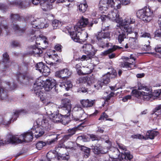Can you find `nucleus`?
<instances>
[{
	"instance_id": "f257e3e1",
	"label": "nucleus",
	"mask_w": 161,
	"mask_h": 161,
	"mask_svg": "<svg viewBox=\"0 0 161 161\" xmlns=\"http://www.w3.org/2000/svg\"><path fill=\"white\" fill-rule=\"evenodd\" d=\"M51 125L48 119H37L31 129L32 134L36 138L42 136L44 133V129L49 130L51 129Z\"/></svg>"
},
{
	"instance_id": "f03ea898",
	"label": "nucleus",
	"mask_w": 161,
	"mask_h": 161,
	"mask_svg": "<svg viewBox=\"0 0 161 161\" xmlns=\"http://www.w3.org/2000/svg\"><path fill=\"white\" fill-rule=\"evenodd\" d=\"M33 134H32V130L27 132L20 136L19 137L15 136H11L8 141V143L12 144L14 143H21L23 142L31 141L33 138Z\"/></svg>"
},
{
	"instance_id": "7ed1b4c3",
	"label": "nucleus",
	"mask_w": 161,
	"mask_h": 161,
	"mask_svg": "<svg viewBox=\"0 0 161 161\" xmlns=\"http://www.w3.org/2000/svg\"><path fill=\"white\" fill-rule=\"evenodd\" d=\"M135 21V19L132 16H127L124 20H122L121 19V21L118 26L121 31L127 33H132L133 30L130 25L134 23Z\"/></svg>"
},
{
	"instance_id": "20e7f679",
	"label": "nucleus",
	"mask_w": 161,
	"mask_h": 161,
	"mask_svg": "<svg viewBox=\"0 0 161 161\" xmlns=\"http://www.w3.org/2000/svg\"><path fill=\"white\" fill-rule=\"evenodd\" d=\"M136 15L137 17L145 23L150 22L154 16L153 10L147 7L138 10Z\"/></svg>"
},
{
	"instance_id": "39448f33",
	"label": "nucleus",
	"mask_w": 161,
	"mask_h": 161,
	"mask_svg": "<svg viewBox=\"0 0 161 161\" xmlns=\"http://www.w3.org/2000/svg\"><path fill=\"white\" fill-rule=\"evenodd\" d=\"M81 31L75 30L74 27L72 31L68 30V32L72 39L75 42L82 43L86 41L88 37L87 34L85 32L81 34Z\"/></svg>"
},
{
	"instance_id": "423d86ee",
	"label": "nucleus",
	"mask_w": 161,
	"mask_h": 161,
	"mask_svg": "<svg viewBox=\"0 0 161 161\" xmlns=\"http://www.w3.org/2000/svg\"><path fill=\"white\" fill-rule=\"evenodd\" d=\"M147 91H148V92H139L137 90H134L132 91L131 93L136 97H139L144 101H152L153 99V96L152 89H148Z\"/></svg>"
},
{
	"instance_id": "0eeeda50",
	"label": "nucleus",
	"mask_w": 161,
	"mask_h": 161,
	"mask_svg": "<svg viewBox=\"0 0 161 161\" xmlns=\"http://www.w3.org/2000/svg\"><path fill=\"white\" fill-rule=\"evenodd\" d=\"M44 83V80L42 79V77H41L36 80L33 87L34 93L41 99L44 95L42 92Z\"/></svg>"
},
{
	"instance_id": "6e6552de",
	"label": "nucleus",
	"mask_w": 161,
	"mask_h": 161,
	"mask_svg": "<svg viewBox=\"0 0 161 161\" xmlns=\"http://www.w3.org/2000/svg\"><path fill=\"white\" fill-rule=\"evenodd\" d=\"M11 84L9 82H7L6 83L3 82L1 83V85L0 86V99L4 100L7 98V94L6 90L5 89L8 88L10 87V90H12L14 89L16 87V85L14 84L13 86L11 85Z\"/></svg>"
},
{
	"instance_id": "1a4fd4ad",
	"label": "nucleus",
	"mask_w": 161,
	"mask_h": 161,
	"mask_svg": "<svg viewBox=\"0 0 161 161\" xmlns=\"http://www.w3.org/2000/svg\"><path fill=\"white\" fill-rule=\"evenodd\" d=\"M46 21V19L43 18H37L31 21V24L32 27L34 28L42 29L48 26V25L47 23V21Z\"/></svg>"
},
{
	"instance_id": "9d476101",
	"label": "nucleus",
	"mask_w": 161,
	"mask_h": 161,
	"mask_svg": "<svg viewBox=\"0 0 161 161\" xmlns=\"http://www.w3.org/2000/svg\"><path fill=\"white\" fill-rule=\"evenodd\" d=\"M63 105L62 107L61 113L65 116H69L70 115L71 105L70 100L68 98H64L62 100Z\"/></svg>"
},
{
	"instance_id": "9b49d317",
	"label": "nucleus",
	"mask_w": 161,
	"mask_h": 161,
	"mask_svg": "<svg viewBox=\"0 0 161 161\" xmlns=\"http://www.w3.org/2000/svg\"><path fill=\"white\" fill-rule=\"evenodd\" d=\"M95 36L98 42L102 44L105 43L106 39H109L110 38L109 32L104 31L97 32L95 34Z\"/></svg>"
},
{
	"instance_id": "f8f14e48",
	"label": "nucleus",
	"mask_w": 161,
	"mask_h": 161,
	"mask_svg": "<svg viewBox=\"0 0 161 161\" xmlns=\"http://www.w3.org/2000/svg\"><path fill=\"white\" fill-rule=\"evenodd\" d=\"M74 111L77 112V114L79 115L77 118H74L73 119L75 121H82L85 120L86 116L84 110L80 105H77L74 108Z\"/></svg>"
},
{
	"instance_id": "ddd939ff",
	"label": "nucleus",
	"mask_w": 161,
	"mask_h": 161,
	"mask_svg": "<svg viewBox=\"0 0 161 161\" xmlns=\"http://www.w3.org/2000/svg\"><path fill=\"white\" fill-rule=\"evenodd\" d=\"M44 82L43 89L46 91H50L56 85V80L51 78L44 80Z\"/></svg>"
},
{
	"instance_id": "4468645a",
	"label": "nucleus",
	"mask_w": 161,
	"mask_h": 161,
	"mask_svg": "<svg viewBox=\"0 0 161 161\" xmlns=\"http://www.w3.org/2000/svg\"><path fill=\"white\" fill-rule=\"evenodd\" d=\"M89 23L88 19L82 17L74 27L75 30L78 29L82 31V28L86 27L87 25H88Z\"/></svg>"
},
{
	"instance_id": "2eb2a0df",
	"label": "nucleus",
	"mask_w": 161,
	"mask_h": 161,
	"mask_svg": "<svg viewBox=\"0 0 161 161\" xmlns=\"http://www.w3.org/2000/svg\"><path fill=\"white\" fill-rule=\"evenodd\" d=\"M9 56L7 53H5L3 54V63H0V69L3 71H5L7 72L10 71L8 66L6 64L8 62Z\"/></svg>"
},
{
	"instance_id": "dca6fc26",
	"label": "nucleus",
	"mask_w": 161,
	"mask_h": 161,
	"mask_svg": "<svg viewBox=\"0 0 161 161\" xmlns=\"http://www.w3.org/2000/svg\"><path fill=\"white\" fill-rule=\"evenodd\" d=\"M72 72L67 68L57 71L55 73V75L59 78L64 79L69 77L72 74Z\"/></svg>"
},
{
	"instance_id": "f3484780",
	"label": "nucleus",
	"mask_w": 161,
	"mask_h": 161,
	"mask_svg": "<svg viewBox=\"0 0 161 161\" xmlns=\"http://www.w3.org/2000/svg\"><path fill=\"white\" fill-rule=\"evenodd\" d=\"M110 81L109 76L104 75L102 79L98 81L97 83L94 85V87L97 89H99L101 88L102 86L108 83Z\"/></svg>"
},
{
	"instance_id": "a211bd4d",
	"label": "nucleus",
	"mask_w": 161,
	"mask_h": 161,
	"mask_svg": "<svg viewBox=\"0 0 161 161\" xmlns=\"http://www.w3.org/2000/svg\"><path fill=\"white\" fill-rule=\"evenodd\" d=\"M108 18L111 20L115 21L116 22L119 24L121 21V18H119V15L118 14V11L114 10L110 12L108 15Z\"/></svg>"
},
{
	"instance_id": "6ab92c4d",
	"label": "nucleus",
	"mask_w": 161,
	"mask_h": 161,
	"mask_svg": "<svg viewBox=\"0 0 161 161\" xmlns=\"http://www.w3.org/2000/svg\"><path fill=\"white\" fill-rule=\"evenodd\" d=\"M110 6L109 0H101L98 5L99 9L102 13H104L108 9V7Z\"/></svg>"
},
{
	"instance_id": "aec40b11",
	"label": "nucleus",
	"mask_w": 161,
	"mask_h": 161,
	"mask_svg": "<svg viewBox=\"0 0 161 161\" xmlns=\"http://www.w3.org/2000/svg\"><path fill=\"white\" fill-rule=\"evenodd\" d=\"M40 4L42 9L45 11L50 10L52 8V3H49L48 0H40Z\"/></svg>"
},
{
	"instance_id": "412c9836",
	"label": "nucleus",
	"mask_w": 161,
	"mask_h": 161,
	"mask_svg": "<svg viewBox=\"0 0 161 161\" xmlns=\"http://www.w3.org/2000/svg\"><path fill=\"white\" fill-rule=\"evenodd\" d=\"M80 103L84 108H88L92 107L95 103V100L88 99H82L80 100Z\"/></svg>"
},
{
	"instance_id": "4be33fe9",
	"label": "nucleus",
	"mask_w": 161,
	"mask_h": 161,
	"mask_svg": "<svg viewBox=\"0 0 161 161\" xmlns=\"http://www.w3.org/2000/svg\"><path fill=\"white\" fill-rule=\"evenodd\" d=\"M36 43L37 44L44 45V46L42 47L43 49L46 48L48 44V42L46 37L43 35H41L39 36V37H37L36 41Z\"/></svg>"
},
{
	"instance_id": "5701e85b",
	"label": "nucleus",
	"mask_w": 161,
	"mask_h": 161,
	"mask_svg": "<svg viewBox=\"0 0 161 161\" xmlns=\"http://www.w3.org/2000/svg\"><path fill=\"white\" fill-rule=\"evenodd\" d=\"M82 48L85 51L86 53L91 54L93 53L94 55L97 51L92 45L89 44H84L82 47Z\"/></svg>"
},
{
	"instance_id": "b1692460",
	"label": "nucleus",
	"mask_w": 161,
	"mask_h": 161,
	"mask_svg": "<svg viewBox=\"0 0 161 161\" xmlns=\"http://www.w3.org/2000/svg\"><path fill=\"white\" fill-rule=\"evenodd\" d=\"M120 154V152L118 149L114 147H112L110 151L109 156L112 158L117 159L119 158Z\"/></svg>"
},
{
	"instance_id": "393cba45",
	"label": "nucleus",
	"mask_w": 161,
	"mask_h": 161,
	"mask_svg": "<svg viewBox=\"0 0 161 161\" xmlns=\"http://www.w3.org/2000/svg\"><path fill=\"white\" fill-rule=\"evenodd\" d=\"M110 6L115 10L120 9L121 7V2L120 0H109Z\"/></svg>"
},
{
	"instance_id": "a878e982",
	"label": "nucleus",
	"mask_w": 161,
	"mask_h": 161,
	"mask_svg": "<svg viewBox=\"0 0 161 161\" xmlns=\"http://www.w3.org/2000/svg\"><path fill=\"white\" fill-rule=\"evenodd\" d=\"M30 52L31 54L37 57H40L43 52L41 48L35 46L32 47Z\"/></svg>"
},
{
	"instance_id": "bb28decb",
	"label": "nucleus",
	"mask_w": 161,
	"mask_h": 161,
	"mask_svg": "<svg viewBox=\"0 0 161 161\" xmlns=\"http://www.w3.org/2000/svg\"><path fill=\"white\" fill-rule=\"evenodd\" d=\"M47 161H58L59 159V157L56 156V154L52 152H49L46 155Z\"/></svg>"
},
{
	"instance_id": "cd10ccee",
	"label": "nucleus",
	"mask_w": 161,
	"mask_h": 161,
	"mask_svg": "<svg viewBox=\"0 0 161 161\" xmlns=\"http://www.w3.org/2000/svg\"><path fill=\"white\" fill-rule=\"evenodd\" d=\"M133 158L132 154L129 152H126L124 153H122L120 160L121 161H127V159L130 160Z\"/></svg>"
},
{
	"instance_id": "c85d7f7f",
	"label": "nucleus",
	"mask_w": 161,
	"mask_h": 161,
	"mask_svg": "<svg viewBox=\"0 0 161 161\" xmlns=\"http://www.w3.org/2000/svg\"><path fill=\"white\" fill-rule=\"evenodd\" d=\"M119 34L117 36L116 38V39L118 40L119 43L121 44L122 42L124 41L125 38H126V35L131 33H128L122 31V32H119Z\"/></svg>"
},
{
	"instance_id": "c756f323",
	"label": "nucleus",
	"mask_w": 161,
	"mask_h": 161,
	"mask_svg": "<svg viewBox=\"0 0 161 161\" xmlns=\"http://www.w3.org/2000/svg\"><path fill=\"white\" fill-rule=\"evenodd\" d=\"M12 4L14 5L18 6L20 8H26L29 5V3L28 2L26 1H24L23 2L19 1L17 2H13Z\"/></svg>"
},
{
	"instance_id": "7c9ffc66",
	"label": "nucleus",
	"mask_w": 161,
	"mask_h": 161,
	"mask_svg": "<svg viewBox=\"0 0 161 161\" xmlns=\"http://www.w3.org/2000/svg\"><path fill=\"white\" fill-rule=\"evenodd\" d=\"M158 134L157 131L154 130L148 131L146 134V136L147 139H153L154 137L158 135Z\"/></svg>"
},
{
	"instance_id": "2f4dec72",
	"label": "nucleus",
	"mask_w": 161,
	"mask_h": 161,
	"mask_svg": "<svg viewBox=\"0 0 161 161\" xmlns=\"http://www.w3.org/2000/svg\"><path fill=\"white\" fill-rule=\"evenodd\" d=\"M83 75L91 73L94 69L93 66L92 64H89L87 66H83Z\"/></svg>"
},
{
	"instance_id": "473e14b6",
	"label": "nucleus",
	"mask_w": 161,
	"mask_h": 161,
	"mask_svg": "<svg viewBox=\"0 0 161 161\" xmlns=\"http://www.w3.org/2000/svg\"><path fill=\"white\" fill-rule=\"evenodd\" d=\"M79 145V146L81 148V150L84 152V157L85 158H87L90 155V149L84 146Z\"/></svg>"
},
{
	"instance_id": "72a5a7b5",
	"label": "nucleus",
	"mask_w": 161,
	"mask_h": 161,
	"mask_svg": "<svg viewBox=\"0 0 161 161\" xmlns=\"http://www.w3.org/2000/svg\"><path fill=\"white\" fill-rule=\"evenodd\" d=\"M123 48L122 47H119L116 45H114L113 46L112 48H110L106 51H104L102 53V54L104 55H107V54L111 53L117 49H119Z\"/></svg>"
},
{
	"instance_id": "f704fd0d",
	"label": "nucleus",
	"mask_w": 161,
	"mask_h": 161,
	"mask_svg": "<svg viewBox=\"0 0 161 161\" xmlns=\"http://www.w3.org/2000/svg\"><path fill=\"white\" fill-rule=\"evenodd\" d=\"M60 86L68 91L69 90L70 88H72V84L70 80H67L64 83H63L60 85Z\"/></svg>"
},
{
	"instance_id": "c9c22d12",
	"label": "nucleus",
	"mask_w": 161,
	"mask_h": 161,
	"mask_svg": "<svg viewBox=\"0 0 161 161\" xmlns=\"http://www.w3.org/2000/svg\"><path fill=\"white\" fill-rule=\"evenodd\" d=\"M12 28L14 31H17L19 33L24 32L25 30V28H23L21 29L18 25L14 24L12 25Z\"/></svg>"
},
{
	"instance_id": "e433bc0d",
	"label": "nucleus",
	"mask_w": 161,
	"mask_h": 161,
	"mask_svg": "<svg viewBox=\"0 0 161 161\" xmlns=\"http://www.w3.org/2000/svg\"><path fill=\"white\" fill-rule=\"evenodd\" d=\"M86 55H83L80 58V59L82 61L87 60L91 59L94 56V53H92L91 54L86 53Z\"/></svg>"
},
{
	"instance_id": "4c0bfd02",
	"label": "nucleus",
	"mask_w": 161,
	"mask_h": 161,
	"mask_svg": "<svg viewBox=\"0 0 161 161\" xmlns=\"http://www.w3.org/2000/svg\"><path fill=\"white\" fill-rule=\"evenodd\" d=\"M52 25L53 29H55L60 27L62 25V24L60 21L58 20L55 19L53 21Z\"/></svg>"
},
{
	"instance_id": "58836bf2",
	"label": "nucleus",
	"mask_w": 161,
	"mask_h": 161,
	"mask_svg": "<svg viewBox=\"0 0 161 161\" xmlns=\"http://www.w3.org/2000/svg\"><path fill=\"white\" fill-rule=\"evenodd\" d=\"M21 77L22 79L24 80H26L29 81V80L31 79V77L30 76V75L27 73L25 72L23 74H20L19 77Z\"/></svg>"
},
{
	"instance_id": "ea45409f",
	"label": "nucleus",
	"mask_w": 161,
	"mask_h": 161,
	"mask_svg": "<svg viewBox=\"0 0 161 161\" xmlns=\"http://www.w3.org/2000/svg\"><path fill=\"white\" fill-rule=\"evenodd\" d=\"M46 143L42 141L38 142L36 144V148L38 150L41 149L43 147L46 146Z\"/></svg>"
},
{
	"instance_id": "a19ab883",
	"label": "nucleus",
	"mask_w": 161,
	"mask_h": 161,
	"mask_svg": "<svg viewBox=\"0 0 161 161\" xmlns=\"http://www.w3.org/2000/svg\"><path fill=\"white\" fill-rule=\"evenodd\" d=\"M40 72L42 73V75L44 76H47L49 74L50 69L48 67L45 65Z\"/></svg>"
},
{
	"instance_id": "79ce46f5",
	"label": "nucleus",
	"mask_w": 161,
	"mask_h": 161,
	"mask_svg": "<svg viewBox=\"0 0 161 161\" xmlns=\"http://www.w3.org/2000/svg\"><path fill=\"white\" fill-rule=\"evenodd\" d=\"M87 7V5L86 3H81L79 6V9L80 11L84 13L86 11Z\"/></svg>"
},
{
	"instance_id": "37998d69",
	"label": "nucleus",
	"mask_w": 161,
	"mask_h": 161,
	"mask_svg": "<svg viewBox=\"0 0 161 161\" xmlns=\"http://www.w3.org/2000/svg\"><path fill=\"white\" fill-rule=\"evenodd\" d=\"M45 66V65H44L42 62H39L37 63L36 66V69L38 70L40 72H41Z\"/></svg>"
},
{
	"instance_id": "c03bdc74",
	"label": "nucleus",
	"mask_w": 161,
	"mask_h": 161,
	"mask_svg": "<svg viewBox=\"0 0 161 161\" xmlns=\"http://www.w3.org/2000/svg\"><path fill=\"white\" fill-rule=\"evenodd\" d=\"M131 137L133 139H143L145 140L147 139L145 137L140 134H134L131 135Z\"/></svg>"
},
{
	"instance_id": "a18cd8bd",
	"label": "nucleus",
	"mask_w": 161,
	"mask_h": 161,
	"mask_svg": "<svg viewBox=\"0 0 161 161\" xmlns=\"http://www.w3.org/2000/svg\"><path fill=\"white\" fill-rule=\"evenodd\" d=\"M63 115L64 114H58V115L57 116V117L55 118V119H54V120L53 122L54 123L61 122L62 117H68L66 116H65L64 115Z\"/></svg>"
},
{
	"instance_id": "49530a36",
	"label": "nucleus",
	"mask_w": 161,
	"mask_h": 161,
	"mask_svg": "<svg viewBox=\"0 0 161 161\" xmlns=\"http://www.w3.org/2000/svg\"><path fill=\"white\" fill-rule=\"evenodd\" d=\"M58 113H57V112H56L55 113H51L50 114H49L48 113V114H49V118H47L46 119H48H48H51L52 121H53L54 120V119H55V118H57V116L58 115Z\"/></svg>"
},
{
	"instance_id": "de8ad7c7",
	"label": "nucleus",
	"mask_w": 161,
	"mask_h": 161,
	"mask_svg": "<svg viewBox=\"0 0 161 161\" xmlns=\"http://www.w3.org/2000/svg\"><path fill=\"white\" fill-rule=\"evenodd\" d=\"M133 63V62L132 63H129L128 62L122 63L121 64L120 66L122 67L126 68H131Z\"/></svg>"
},
{
	"instance_id": "09e8293b",
	"label": "nucleus",
	"mask_w": 161,
	"mask_h": 161,
	"mask_svg": "<svg viewBox=\"0 0 161 161\" xmlns=\"http://www.w3.org/2000/svg\"><path fill=\"white\" fill-rule=\"evenodd\" d=\"M25 110H21V111H16L15 113H14V114L13 116V117H12V119H11V120L13 119L14 120H16L17 118L18 117V115L20 114V113H24Z\"/></svg>"
},
{
	"instance_id": "8fccbe9b",
	"label": "nucleus",
	"mask_w": 161,
	"mask_h": 161,
	"mask_svg": "<svg viewBox=\"0 0 161 161\" xmlns=\"http://www.w3.org/2000/svg\"><path fill=\"white\" fill-rule=\"evenodd\" d=\"M153 99L155 97H158L161 95V90H155L154 92H153Z\"/></svg>"
},
{
	"instance_id": "3c124183",
	"label": "nucleus",
	"mask_w": 161,
	"mask_h": 161,
	"mask_svg": "<svg viewBox=\"0 0 161 161\" xmlns=\"http://www.w3.org/2000/svg\"><path fill=\"white\" fill-rule=\"evenodd\" d=\"M86 83L90 86L93 82V80L92 78L91 77L86 76Z\"/></svg>"
},
{
	"instance_id": "603ef678",
	"label": "nucleus",
	"mask_w": 161,
	"mask_h": 161,
	"mask_svg": "<svg viewBox=\"0 0 161 161\" xmlns=\"http://www.w3.org/2000/svg\"><path fill=\"white\" fill-rule=\"evenodd\" d=\"M150 88L147 87L143 86V85L141 84H139L138 85V89L139 90H142L144 91H147L148 89H150Z\"/></svg>"
},
{
	"instance_id": "864d4df0",
	"label": "nucleus",
	"mask_w": 161,
	"mask_h": 161,
	"mask_svg": "<svg viewBox=\"0 0 161 161\" xmlns=\"http://www.w3.org/2000/svg\"><path fill=\"white\" fill-rule=\"evenodd\" d=\"M77 127H74L72 129H70L68 130L69 134L72 136L74 134L75 132L78 130Z\"/></svg>"
},
{
	"instance_id": "5fc2aeb1",
	"label": "nucleus",
	"mask_w": 161,
	"mask_h": 161,
	"mask_svg": "<svg viewBox=\"0 0 161 161\" xmlns=\"http://www.w3.org/2000/svg\"><path fill=\"white\" fill-rule=\"evenodd\" d=\"M141 37H144L145 38H148L149 39H151V35L150 33L145 32L143 33H141V34L140 36Z\"/></svg>"
},
{
	"instance_id": "6e6d98bb",
	"label": "nucleus",
	"mask_w": 161,
	"mask_h": 161,
	"mask_svg": "<svg viewBox=\"0 0 161 161\" xmlns=\"http://www.w3.org/2000/svg\"><path fill=\"white\" fill-rule=\"evenodd\" d=\"M75 145V143L73 142H69L68 143V145L66 146V148L73 150L74 149Z\"/></svg>"
},
{
	"instance_id": "4d7b16f0",
	"label": "nucleus",
	"mask_w": 161,
	"mask_h": 161,
	"mask_svg": "<svg viewBox=\"0 0 161 161\" xmlns=\"http://www.w3.org/2000/svg\"><path fill=\"white\" fill-rule=\"evenodd\" d=\"M92 151L95 154H99L100 153V148L97 146H95L92 148Z\"/></svg>"
},
{
	"instance_id": "13d9d810",
	"label": "nucleus",
	"mask_w": 161,
	"mask_h": 161,
	"mask_svg": "<svg viewBox=\"0 0 161 161\" xmlns=\"http://www.w3.org/2000/svg\"><path fill=\"white\" fill-rule=\"evenodd\" d=\"M11 17L13 21H15L19 19V16L17 14H12L11 15Z\"/></svg>"
},
{
	"instance_id": "bf43d9fd",
	"label": "nucleus",
	"mask_w": 161,
	"mask_h": 161,
	"mask_svg": "<svg viewBox=\"0 0 161 161\" xmlns=\"http://www.w3.org/2000/svg\"><path fill=\"white\" fill-rule=\"evenodd\" d=\"M48 55L49 58H53V60L56 61H58V57L57 54H54L53 55Z\"/></svg>"
},
{
	"instance_id": "052dcab7",
	"label": "nucleus",
	"mask_w": 161,
	"mask_h": 161,
	"mask_svg": "<svg viewBox=\"0 0 161 161\" xmlns=\"http://www.w3.org/2000/svg\"><path fill=\"white\" fill-rule=\"evenodd\" d=\"M130 41L129 42V44L130 43V46L131 48H133L134 47L133 46V45L136 44V41L133 38H132L131 39H130Z\"/></svg>"
},
{
	"instance_id": "680f3d73",
	"label": "nucleus",
	"mask_w": 161,
	"mask_h": 161,
	"mask_svg": "<svg viewBox=\"0 0 161 161\" xmlns=\"http://www.w3.org/2000/svg\"><path fill=\"white\" fill-rule=\"evenodd\" d=\"M155 51L159 53L161 55V56L160 57L161 58V45H157L155 48Z\"/></svg>"
},
{
	"instance_id": "e2e57ef3",
	"label": "nucleus",
	"mask_w": 161,
	"mask_h": 161,
	"mask_svg": "<svg viewBox=\"0 0 161 161\" xmlns=\"http://www.w3.org/2000/svg\"><path fill=\"white\" fill-rule=\"evenodd\" d=\"M11 119H10L9 120H7L6 119L3 118V121L2 124L4 125H8L11 123Z\"/></svg>"
},
{
	"instance_id": "0e129e2a",
	"label": "nucleus",
	"mask_w": 161,
	"mask_h": 161,
	"mask_svg": "<svg viewBox=\"0 0 161 161\" xmlns=\"http://www.w3.org/2000/svg\"><path fill=\"white\" fill-rule=\"evenodd\" d=\"M86 77H81L79 78L78 80L80 83H86Z\"/></svg>"
},
{
	"instance_id": "69168bd1",
	"label": "nucleus",
	"mask_w": 161,
	"mask_h": 161,
	"mask_svg": "<svg viewBox=\"0 0 161 161\" xmlns=\"http://www.w3.org/2000/svg\"><path fill=\"white\" fill-rule=\"evenodd\" d=\"M155 35L157 37H161V27H160L159 29H158L156 31Z\"/></svg>"
},
{
	"instance_id": "338daca9",
	"label": "nucleus",
	"mask_w": 161,
	"mask_h": 161,
	"mask_svg": "<svg viewBox=\"0 0 161 161\" xmlns=\"http://www.w3.org/2000/svg\"><path fill=\"white\" fill-rule=\"evenodd\" d=\"M154 112H161V104L157 106L154 110Z\"/></svg>"
},
{
	"instance_id": "774afa93",
	"label": "nucleus",
	"mask_w": 161,
	"mask_h": 161,
	"mask_svg": "<svg viewBox=\"0 0 161 161\" xmlns=\"http://www.w3.org/2000/svg\"><path fill=\"white\" fill-rule=\"evenodd\" d=\"M108 152V149L107 147L104 148L100 150V153L102 154H105Z\"/></svg>"
}]
</instances>
